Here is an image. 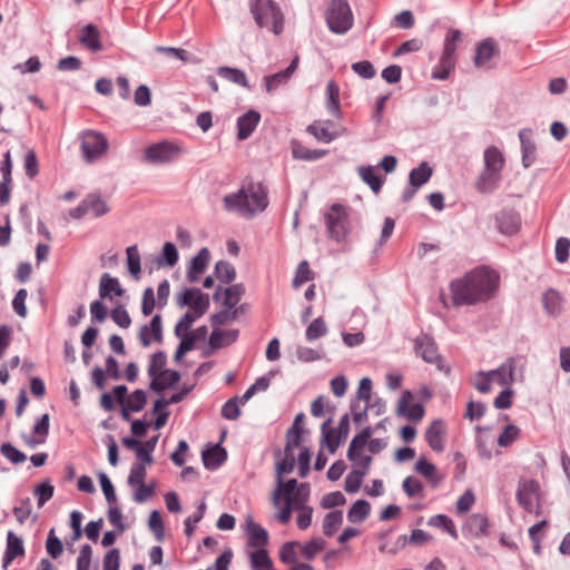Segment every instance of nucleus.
I'll list each match as a JSON object with an SVG mask.
<instances>
[{
    "mask_svg": "<svg viewBox=\"0 0 570 570\" xmlns=\"http://www.w3.org/2000/svg\"><path fill=\"white\" fill-rule=\"evenodd\" d=\"M373 430L371 426H365L358 434H356L347 450V458L353 463L354 469L358 471H365L367 473L371 463L372 456L363 455L362 451L367 443V440L371 438Z\"/></svg>",
    "mask_w": 570,
    "mask_h": 570,
    "instance_id": "nucleus-7",
    "label": "nucleus"
},
{
    "mask_svg": "<svg viewBox=\"0 0 570 570\" xmlns=\"http://www.w3.org/2000/svg\"><path fill=\"white\" fill-rule=\"evenodd\" d=\"M206 502L202 501L199 505L197 507L196 511L185 519L184 525H185V534L187 537H191L195 533L196 524L200 522V520L204 518L206 512Z\"/></svg>",
    "mask_w": 570,
    "mask_h": 570,
    "instance_id": "nucleus-51",
    "label": "nucleus"
},
{
    "mask_svg": "<svg viewBox=\"0 0 570 570\" xmlns=\"http://www.w3.org/2000/svg\"><path fill=\"white\" fill-rule=\"evenodd\" d=\"M371 512V505L366 500H356L347 512V519L352 523L363 522Z\"/></svg>",
    "mask_w": 570,
    "mask_h": 570,
    "instance_id": "nucleus-40",
    "label": "nucleus"
},
{
    "mask_svg": "<svg viewBox=\"0 0 570 570\" xmlns=\"http://www.w3.org/2000/svg\"><path fill=\"white\" fill-rule=\"evenodd\" d=\"M120 552L117 548L109 549L102 559V570H119Z\"/></svg>",
    "mask_w": 570,
    "mask_h": 570,
    "instance_id": "nucleus-64",
    "label": "nucleus"
},
{
    "mask_svg": "<svg viewBox=\"0 0 570 570\" xmlns=\"http://www.w3.org/2000/svg\"><path fill=\"white\" fill-rule=\"evenodd\" d=\"M299 490H306L308 492V483H301L298 488L296 479H289L286 482L283 481L281 498L284 497L285 501L291 499L294 502H299L304 498V495H301ZM305 497L307 498V494H305Z\"/></svg>",
    "mask_w": 570,
    "mask_h": 570,
    "instance_id": "nucleus-37",
    "label": "nucleus"
},
{
    "mask_svg": "<svg viewBox=\"0 0 570 570\" xmlns=\"http://www.w3.org/2000/svg\"><path fill=\"white\" fill-rule=\"evenodd\" d=\"M293 157L305 161H313L323 158L327 155V150L324 149H311L301 144H295L292 149Z\"/></svg>",
    "mask_w": 570,
    "mask_h": 570,
    "instance_id": "nucleus-41",
    "label": "nucleus"
},
{
    "mask_svg": "<svg viewBox=\"0 0 570 570\" xmlns=\"http://www.w3.org/2000/svg\"><path fill=\"white\" fill-rule=\"evenodd\" d=\"M500 55L499 47L497 45V41L489 37L475 46V55L473 57V63L475 67H490L489 62L492 58L498 57Z\"/></svg>",
    "mask_w": 570,
    "mask_h": 570,
    "instance_id": "nucleus-17",
    "label": "nucleus"
},
{
    "mask_svg": "<svg viewBox=\"0 0 570 570\" xmlns=\"http://www.w3.org/2000/svg\"><path fill=\"white\" fill-rule=\"evenodd\" d=\"M224 209L236 212L246 218H253L268 206V190L262 183L249 181L236 193L223 197Z\"/></svg>",
    "mask_w": 570,
    "mask_h": 570,
    "instance_id": "nucleus-2",
    "label": "nucleus"
},
{
    "mask_svg": "<svg viewBox=\"0 0 570 570\" xmlns=\"http://www.w3.org/2000/svg\"><path fill=\"white\" fill-rule=\"evenodd\" d=\"M116 296L124 295L125 291L121 287L119 279L117 277H112L108 273H104L100 277L99 283V296L100 298H111V294Z\"/></svg>",
    "mask_w": 570,
    "mask_h": 570,
    "instance_id": "nucleus-30",
    "label": "nucleus"
},
{
    "mask_svg": "<svg viewBox=\"0 0 570 570\" xmlns=\"http://www.w3.org/2000/svg\"><path fill=\"white\" fill-rule=\"evenodd\" d=\"M180 381V373L176 370H166L161 376L150 381L149 387L155 392H161L166 389L174 387Z\"/></svg>",
    "mask_w": 570,
    "mask_h": 570,
    "instance_id": "nucleus-34",
    "label": "nucleus"
},
{
    "mask_svg": "<svg viewBox=\"0 0 570 570\" xmlns=\"http://www.w3.org/2000/svg\"><path fill=\"white\" fill-rule=\"evenodd\" d=\"M501 179L502 174L483 168L474 187L481 194H491L499 187Z\"/></svg>",
    "mask_w": 570,
    "mask_h": 570,
    "instance_id": "nucleus-23",
    "label": "nucleus"
},
{
    "mask_svg": "<svg viewBox=\"0 0 570 570\" xmlns=\"http://www.w3.org/2000/svg\"><path fill=\"white\" fill-rule=\"evenodd\" d=\"M456 65V58L442 55L438 63L432 69V78L436 80H446Z\"/></svg>",
    "mask_w": 570,
    "mask_h": 570,
    "instance_id": "nucleus-36",
    "label": "nucleus"
},
{
    "mask_svg": "<svg viewBox=\"0 0 570 570\" xmlns=\"http://www.w3.org/2000/svg\"><path fill=\"white\" fill-rule=\"evenodd\" d=\"M332 419L326 420L323 422L321 430L323 434V440L327 446V450L331 454H334L336 450L338 449L342 441H344L340 434L336 433L335 430L330 429L328 425L331 424Z\"/></svg>",
    "mask_w": 570,
    "mask_h": 570,
    "instance_id": "nucleus-42",
    "label": "nucleus"
},
{
    "mask_svg": "<svg viewBox=\"0 0 570 570\" xmlns=\"http://www.w3.org/2000/svg\"><path fill=\"white\" fill-rule=\"evenodd\" d=\"M202 459L206 469L215 470L226 461L227 452L223 446L216 444L205 450L202 454Z\"/></svg>",
    "mask_w": 570,
    "mask_h": 570,
    "instance_id": "nucleus-31",
    "label": "nucleus"
},
{
    "mask_svg": "<svg viewBox=\"0 0 570 570\" xmlns=\"http://www.w3.org/2000/svg\"><path fill=\"white\" fill-rule=\"evenodd\" d=\"M210 253L208 248L203 247L190 261L187 268V278L189 282H197L209 264Z\"/></svg>",
    "mask_w": 570,
    "mask_h": 570,
    "instance_id": "nucleus-24",
    "label": "nucleus"
},
{
    "mask_svg": "<svg viewBox=\"0 0 570 570\" xmlns=\"http://www.w3.org/2000/svg\"><path fill=\"white\" fill-rule=\"evenodd\" d=\"M0 453L11 463L19 464L26 461L27 456L11 443H2Z\"/></svg>",
    "mask_w": 570,
    "mask_h": 570,
    "instance_id": "nucleus-62",
    "label": "nucleus"
},
{
    "mask_svg": "<svg viewBox=\"0 0 570 570\" xmlns=\"http://www.w3.org/2000/svg\"><path fill=\"white\" fill-rule=\"evenodd\" d=\"M328 237L336 243L344 242L350 234V220L347 208L338 203L331 206L324 216Z\"/></svg>",
    "mask_w": 570,
    "mask_h": 570,
    "instance_id": "nucleus-5",
    "label": "nucleus"
},
{
    "mask_svg": "<svg viewBox=\"0 0 570 570\" xmlns=\"http://www.w3.org/2000/svg\"><path fill=\"white\" fill-rule=\"evenodd\" d=\"M23 556L24 546L22 539L18 537L13 531H8L6 550L2 558V568L8 569V567L16 558Z\"/></svg>",
    "mask_w": 570,
    "mask_h": 570,
    "instance_id": "nucleus-19",
    "label": "nucleus"
},
{
    "mask_svg": "<svg viewBox=\"0 0 570 570\" xmlns=\"http://www.w3.org/2000/svg\"><path fill=\"white\" fill-rule=\"evenodd\" d=\"M181 154L183 149L178 144L163 140L146 147L142 159L149 164L163 165L175 161Z\"/></svg>",
    "mask_w": 570,
    "mask_h": 570,
    "instance_id": "nucleus-6",
    "label": "nucleus"
},
{
    "mask_svg": "<svg viewBox=\"0 0 570 570\" xmlns=\"http://www.w3.org/2000/svg\"><path fill=\"white\" fill-rule=\"evenodd\" d=\"M343 523V512L340 510L331 511L325 514L323 520V532L326 537H332Z\"/></svg>",
    "mask_w": 570,
    "mask_h": 570,
    "instance_id": "nucleus-46",
    "label": "nucleus"
},
{
    "mask_svg": "<svg viewBox=\"0 0 570 570\" xmlns=\"http://www.w3.org/2000/svg\"><path fill=\"white\" fill-rule=\"evenodd\" d=\"M519 505L529 513H541L540 485L535 480H523L519 482L517 490Z\"/></svg>",
    "mask_w": 570,
    "mask_h": 570,
    "instance_id": "nucleus-9",
    "label": "nucleus"
},
{
    "mask_svg": "<svg viewBox=\"0 0 570 570\" xmlns=\"http://www.w3.org/2000/svg\"><path fill=\"white\" fill-rule=\"evenodd\" d=\"M357 173L361 179L368 185L371 190L375 194L380 193L385 181L384 177L379 175L377 168L371 165L360 166Z\"/></svg>",
    "mask_w": 570,
    "mask_h": 570,
    "instance_id": "nucleus-27",
    "label": "nucleus"
},
{
    "mask_svg": "<svg viewBox=\"0 0 570 570\" xmlns=\"http://www.w3.org/2000/svg\"><path fill=\"white\" fill-rule=\"evenodd\" d=\"M500 274L487 266H476L449 284L454 307L473 306L492 299L500 287Z\"/></svg>",
    "mask_w": 570,
    "mask_h": 570,
    "instance_id": "nucleus-1",
    "label": "nucleus"
},
{
    "mask_svg": "<svg viewBox=\"0 0 570 570\" xmlns=\"http://www.w3.org/2000/svg\"><path fill=\"white\" fill-rule=\"evenodd\" d=\"M219 77L239 85L244 88H249L246 73L237 68L232 67H219L217 70Z\"/></svg>",
    "mask_w": 570,
    "mask_h": 570,
    "instance_id": "nucleus-43",
    "label": "nucleus"
},
{
    "mask_svg": "<svg viewBox=\"0 0 570 570\" xmlns=\"http://www.w3.org/2000/svg\"><path fill=\"white\" fill-rule=\"evenodd\" d=\"M107 138L98 131L87 130L81 136L82 158L86 163H94L101 158L108 150Z\"/></svg>",
    "mask_w": 570,
    "mask_h": 570,
    "instance_id": "nucleus-8",
    "label": "nucleus"
},
{
    "mask_svg": "<svg viewBox=\"0 0 570 570\" xmlns=\"http://www.w3.org/2000/svg\"><path fill=\"white\" fill-rule=\"evenodd\" d=\"M147 403L146 392L141 389L135 390L129 397H127L125 405L130 409L131 412H140Z\"/></svg>",
    "mask_w": 570,
    "mask_h": 570,
    "instance_id": "nucleus-57",
    "label": "nucleus"
},
{
    "mask_svg": "<svg viewBox=\"0 0 570 570\" xmlns=\"http://www.w3.org/2000/svg\"><path fill=\"white\" fill-rule=\"evenodd\" d=\"M428 524L430 527H435L442 529L444 532L449 533L453 539H458V530L453 520L446 514H436L429 519Z\"/></svg>",
    "mask_w": 570,
    "mask_h": 570,
    "instance_id": "nucleus-45",
    "label": "nucleus"
},
{
    "mask_svg": "<svg viewBox=\"0 0 570 570\" xmlns=\"http://www.w3.org/2000/svg\"><path fill=\"white\" fill-rule=\"evenodd\" d=\"M238 314L239 309H229L228 307H225L224 309L212 315L210 323L214 327L227 325L235 321L238 317Z\"/></svg>",
    "mask_w": 570,
    "mask_h": 570,
    "instance_id": "nucleus-55",
    "label": "nucleus"
},
{
    "mask_svg": "<svg viewBox=\"0 0 570 570\" xmlns=\"http://www.w3.org/2000/svg\"><path fill=\"white\" fill-rule=\"evenodd\" d=\"M325 21L331 32L345 35L354 23V17L347 0H331L325 11Z\"/></svg>",
    "mask_w": 570,
    "mask_h": 570,
    "instance_id": "nucleus-4",
    "label": "nucleus"
},
{
    "mask_svg": "<svg viewBox=\"0 0 570 570\" xmlns=\"http://www.w3.org/2000/svg\"><path fill=\"white\" fill-rule=\"evenodd\" d=\"M128 271L131 275L138 277L141 271L140 255L137 245L127 247Z\"/></svg>",
    "mask_w": 570,
    "mask_h": 570,
    "instance_id": "nucleus-59",
    "label": "nucleus"
},
{
    "mask_svg": "<svg viewBox=\"0 0 570 570\" xmlns=\"http://www.w3.org/2000/svg\"><path fill=\"white\" fill-rule=\"evenodd\" d=\"M414 350L416 355L421 356L426 363L436 364L439 368H442L440 365L442 357L439 354L436 343L431 336L423 334L416 337Z\"/></svg>",
    "mask_w": 570,
    "mask_h": 570,
    "instance_id": "nucleus-14",
    "label": "nucleus"
},
{
    "mask_svg": "<svg viewBox=\"0 0 570 570\" xmlns=\"http://www.w3.org/2000/svg\"><path fill=\"white\" fill-rule=\"evenodd\" d=\"M519 139L522 153V166L524 168L531 167L535 161L537 145L532 139V130L523 128L519 131Z\"/></svg>",
    "mask_w": 570,
    "mask_h": 570,
    "instance_id": "nucleus-22",
    "label": "nucleus"
},
{
    "mask_svg": "<svg viewBox=\"0 0 570 570\" xmlns=\"http://www.w3.org/2000/svg\"><path fill=\"white\" fill-rule=\"evenodd\" d=\"M326 108L334 118L341 119L343 117L340 101V87L334 80L328 81L326 85Z\"/></svg>",
    "mask_w": 570,
    "mask_h": 570,
    "instance_id": "nucleus-28",
    "label": "nucleus"
},
{
    "mask_svg": "<svg viewBox=\"0 0 570 570\" xmlns=\"http://www.w3.org/2000/svg\"><path fill=\"white\" fill-rule=\"evenodd\" d=\"M167 364V356L164 351H157L150 356L149 366H148V375L150 377V381L157 379L158 376H161L163 372H165L167 368H165Z\"/></svg>",
    "mask_w": 570,
    "mask_h": 570,
    "instance_id": "nucleus-44",
    "label": "nucleus"
},
{
    "mask_svg": "<svg viewBox=\"0 0 570 570\" xmlns=\"http://www.w3.org/2000/svg\"><path fill=\"white\" fill-rule=\"evenodd\" d=\"M326 542L322 538H314L307 542H305L301 547V554L308 561H312L318 552L324 550Z\"/></svg>",
    "mask_w": 570,
    "mask_h": 570,
    "instance_id": "nucleus-50",
    "label": "nucleus"
},
{
    "mask_svg": "<svg viewBox=\"0 0 570 570\" xmlns=\"http://www.w3.org/2000/svg\"><path fill=\"white\" fill-rule=\"evenodd\" d=\"M50 419L49 414H42L38 421L35 423L32 429V435L24 438V442L35 448L38 444H42L46 442L47 436L49 434Z\"/></svg>",
    "mask_w": 570,
    "mask_h": 570,
    "instance_id": "nucleus-26",
    "label": "nucleus"
},
{
    "mask_svg": "<svg viewBox=\"0 0 570 570\" xmlns=\"http://www.w3.org/2000/svg\"><path fill=\"white\" fill-rule=\"evenodd\" d=\"M524 365L525 358L523 356H510L498 368L491 370L490 374L495 377L500 385L511 387L515 381L517 367L523 368Z\"/></svg>",
    "mask_w": 570,
    "mask_h": 570,
    "instance_id": "nucleus-12",
    "label": "nucleus"
},
{
    "mask_svg": "<svg viewBox=\"0 0 570 570\" xmlns=\"http://www.w3.org/2000/svg\"><path fill=\"white\" fill-rule=\"evenodd\" d=\"M296 448H298V445L285 443L284 456L276 462L277 488L275 489L272 499L274 507H278L281 503L283 475L291 473L295 468L294 450Z\"/></svg>",
    "mask_w": 570,
    "mask_h": 570,
    "instance_id": "nucleus-11",
    "label": "nucleus"
},
{
    "mask_svg": "<svg viewBox=\"0 0 570 570\" xmlns=\"http://www.w3.org/2000/svg\"><path fill=\"white\" fill-rule=\"evenodd\" d=\"M138 338L144 347H148L153 341L159 344L163 343L164 333L160 314L154 315L149 324H145L140 327Z\"/></svg>",
    "mask_w": 570,
    "mask_h": 570,
    "instance_id": "nucleus-16",
    "label": "nucleus"
},
{
    "mask_svg": "<svg viewBox=\"0 0 570 570\" xmlns=\"http://www.w3.org/2000/svg\"><path fill=\"white\" fill-rule=\"evenodd\" d=\"M313 278L312 271L307 261H302L296 267L295 276L293 278V287L298 288L304 283Z\"/></svg>",
    "mask_w": 570,
    "mask_h": 570,
    "instance_id": "nucleus-60",
    "label": "nucleus"
},
{
    "mask_svg": "<svg viewBox=\"0 0 570 570\" xmlns=\"http://www.w3.org/2000/svg\"><path fill=\"white\" fill-rule=\"evenodd\" d=\"M305 415L304 413H298L294 417L292 426L286 432V442L293 445H301L302 441V432H303V423Z\"/></svg>",
    "mask_w": 570,
    "mask_h": 570,
    "instance_id": "nucleus-48",
    "label": "nucleus"
},
{
    "mask_svg": "<svg viewBox=\"0 0 570 570\" xmlns=\"http://www.w3.org/2000/svg\"><path fill=\"white\" fill-rule=\"evenodd\" d=\"M494 219L499 233L504 236H513L521 228V216L513 209L500 210Z\"/></svg>",
    "mask_w": 570,
    "mask_h": 570,
    "instance_id": "nucleus-15",
    "label": "nucleus"
},
{
    "mask_svg": "<svg viewBox=\"0 0 570 570\" xmlns=\"http://www.w3.org/2000/svg\"><path fill=\"white\" fill-rule=\"evenodd\" d=\"M79 41L91 51H100L102 49L100 32L98 28L91 23L82 27Z\"/></svg>",
    "mask_w": 570,
    "mask_h": 570,
    "instance_id": "nucleus-35",
    "label": "nucleus"
},
{
    "mask_svg": "<svg viewBox=\"0 0 570 570\" xmlns=\"http://www.w3.org/2000/svg\"><path fill=\"white\" fill-rule=\"evenodd\" d=\"M249 11L259 28H267L275 35L284 29V16L274 0H249Z\"/></svg>",
    "mask_w": 570,
    "mask_h": 570,
    "instance_id": "nucleus-3",
    "label": "nucleus"
},
{
    "mask_svg": "<svg viewBox=\"0 0 570 570\" xmlns=\"http://www.w3.org/2000/svg\"><path fill=\"white\" fill-rule=\"evenodd\" d=\"M327 333L323 317L315 318L306 328L305 336L308 342L315 341Z\"/></svg>",
    "mask_w": 570,
    "mask_h": 570,
    "instance_id": "nucleus-58",
    "label": "nucleus"
},
{
    "mask_svg": "<svg viewBox=\"0 0 570 570\" xmlns=\"http://www.w3.org/2000/svg\"><path fill=\"white\" fill-rule=\"evenodd\" d=\"M432 174L433 170L431 166L426 161H422L417 167L410 171L409 183L414 187L420 188L430 180Z\"/></svg>",
    "mask_w": 570,
    "mask_h": 570,
    "instance_id": "nucleus-38",
    "label": "nucleus"
},
{
    "mask_svg": "<svg viewBox=\"0 0 570 570\" xmlns=\"http://www.w3.org/2000/svg\"><path fill=\"white\" fill-rule=\"evenodd\" d=\"M465 527L473 537L479 538L488 533L489 521L484 514L474 513L469 517Z\"/></svg>",
    "mask_w": 570,
    "mask_h": 570,
    "instance_id": "nucleus-39",
    "label": "nucleus"
},
{
    "mask_svg": "<svg viewBox=\"0 0 570 570\" xmlns=\"http://www.w3.org/2000/svg\"><path fill=\"white\" fill-rule=\"evenodd\" d=\"M462 38L459 29H449L443 41L442 55L456 58L458 43Z\"/></svg>",
    "mask_w": 570,
    "mask_h": 570,
    "instance_id": "nucleus-47",
    "label": "nucleus"
},
{
    "mask_svg": "<svg viewBox=\"0 0 570 570\" xmlns=\"http://www.w3.org/2000/svg\"><path fill=\"white\" fill-rule=\"evenodd\" d=\"M483 168L502 174L505 159L502 151L498 147L490 146L485 148L483 153Z\"/></svg>",
    "mask_w": 570,
    "mask_h": 570,
    "instance_id": "nucleus-33",
    "label": "nucleus"
},
{
    "mask_svg": "<svg viewBox=\"0 0 570 570\" xmlns=\"http://www.w3.org/2000/svg\"><path fill=\"white\" fill-rule=\"evenodd\" d=\"M247 535L248 546L255 548H265L268 543L267 531L258 523L254 522L252 518L247 520Z\"/></svg>",
    "mask_w": 570,
    "mask_h": 570,
    "instance_id": "nucleus-29",
    "label": "nucleus"
},
{
    "mask_svg": "<svg viewBox=\"0 0 570 570\" xmlns=\"http://www.w3.org/2000/svg\"><path fill=\"white\" fill-rule=\"evenodd\" d=\"M238 330H217L214 328L209 336V345L214 350L222 348L224 346L235 343L238 338Z\"/></svg>",
    "mask_w": 570,
    "mask_h": 570,
    "instance_id": "nucleus-32",
    "label": "nucleus"
},
{
    "mask_svg": "<svg viewBox=\"0 0 570 570\" xmlns=\"http://www.w3.org/2000/svg\"><path fill=\"white\" fill-rule=\"evenodd\" d=\"M444 433L445 424L441 419L433 420L425 431V441L428 442L429 446L438 453L444 451Z\"/></svg>",
    "mask_w": 570,
    "mask_h": 570,
    "instance_id": "nucleus-21",
    "label": "nucleus"
},
{
    "mask_svg": "<svg viewBox=\"0 0 570 570\" xmlns=\"http://www.w3.org/2000/svg\"><path fill=\"white\" fill-rule=\"evenodd\" d=\"M215 275L224 284H230L236 277L233 264L227 261H218L215 265Z\"/></svg>",
    "mask_w": 570,
    "mask_h": 570,
    "instance_id": "nucleus-49",
    "label": "nucleus"
},
{
    "mask_svg": "<svg viewBox=\"0 0 570 570\" xmlns=\"http://www.w3.org/2000/svg\"><path fill=\"white\" fill-rule=\"evenodd\" d=\"M245 294V286L242 283L233 284L223 288L218 286L213 295V299L218 302L223 295V305L229 309H238L236 306Z\"/></svg>",
    "mask_w": 570,
    "mask_h": 570,
    "instance_id": "nucleus-18",
    "label": "nucleus"
},
{
    "mask_svg": "<svg viewBox=\"0 0 570 570\" xmlns=\"http://www.w3.org/2000/svg\"><path fill=\"white\" fill-rule=\"evenodd\" d=\"M250 563L254 570L269 569L272 560L265 548H258L250 554Z\"/></svg>",
    "mask_w": 570,
    "mask_h": 570,
    "instance_id": "nucleus-54",
    "label": "nucleus"
},
{
    "mask_svg": "<svg viewBox=\"0 0 570 570\" xmlns=\"http://www.w3.org/2000/svg\"><path fill=\"white\" fill-rule=\"evenodd\" d=\"M366 475L365 471L353 469L345 478L344 489L347 493H356L363 483V478Z\"/></svg>",
    "mask_w": 570,
    "mask_h": 570,
    "instance_id": "nucleus-56",
    "label": "nucleus"
},
{
    "mask_svg": "<svg viewBox=\"0 0 570 570\" xmlns=\"http://www.w3.org/2000/svg\"><path fill=\"white\" fill-rule=\"evenodd\" d=\"M261 121V114L256 110H248L237 118V138L245 140L255 131Z\"/></svg>",
    "mask_w": 570,
    "mask_h": 570,
    "instance_id": "nucleus-20",
    "label": "nucleus"
},
{
    "mask_svg": "<svg viewBox=\"0 0 570 570\" xmlns=\"http://www.w3.org/2000/svg\"><path fill=\"white\" fill-rule=\"evenodd\" d=\"M179 307L188 306L190 313L202 317L209 307V296L199 288L186 287L176 297Z\"/></svg>",
    "mask_w": 570,
    "mask_h": 570,
    "instance_id": "nucleus-10",
    "label": "nucleus"
},
{
    "mask_svg": "<svg viewBox=\"0 0 570 570\" xmlns=\"http://www.w3.org/2000/svg\"><path fill=\"white\" fill-rule=\"evenodd\" d=\"M307 132L318 141L328 144L346 132L341 126H335L332 120H316L307 127Z\"/></svg>",
    "mask_w": 570,
    "mask_h": 570,
    "instance_id": "nucleus-13",
    "label": "nucleus"
},
{
    "mask_svg": "<svg viewBox=\"0 0 570 570\" xmlns=\"http://www.w3.org/2000/svg\"><path fill=\"white\" fill-rule=\"evenodd\" d=\"M402 488L409 498H423L424 497V488H423L422 482L412 475L406 476L403 480Z\"/></svg>",
    "mask_w": 570,
    "mask_h": 570,
    "instance_id": "nucleus-53",
    "label": "nucleus"
},
{
    "mask_svg": "<svg viewBox=\"0 0 570 570\" xmlns=\"http://www.w3.org/2000/svg\"><path fill=\"white\" fill-rule=\"evenodd\" d=\"M412 394L405 391L400 401V413L413 422H420L424 416V406L421 403H411Z\"/></svg>",
    "mask_w": 570,
    "mask_h": 570,
    "instance_id": "nucleus-25",
    "label": "nucleus"
},
{
    "mask_svg": "<svg viewBox=\"0 0 570 570\" xmlns=\"http://www.w3.org/2000/svg\"><path fill=\"white\" fill-rule=\"evenodd\" d=\"M520 436V429L514 424H508L498 438V444L502 448L511 445Z\"/></svg>",
    "mask_w": 570,
    "mask_h": 570,
    "instance_id": "nucleus-61",
    "label": "nucleus"
},
{
    "mask_svg": "<svg viewBox=\"0 0 570 570\" xmlns=\"http://www.w3.org/2000/svg\"><path fill=\"white\" fill-rule=\"evenodd\" d=\"M55 488L51 485V483L47 480L41 483H39L35 488V494L38 500V507L41 508L45 505L46 502H48L52 495H53Z\"/></svg>",
    "mask_w": 570,
    "mask_h": 570,
    "instance_id": "nucleus-63",
    "label": "nucleus"
},
{
    "mask_svg": "<svg viewBox=\"0 0 570 570\" xmlns=\"http://www.w3.org/2000/svg\"><path fill=\"white\" fill-rule=\"evenodd\" d=\"M88 210L94 214L95 217H101L109 212V206L99 195H88L86 198Z\"/></svg>",
    "mask_w": 570,
    "mask_h": 570,
    "instance_id": "nucleus-52",
    "label": "nucleus"
}]
</instances>
